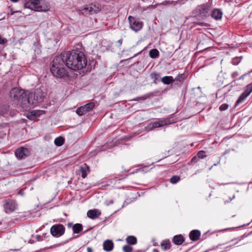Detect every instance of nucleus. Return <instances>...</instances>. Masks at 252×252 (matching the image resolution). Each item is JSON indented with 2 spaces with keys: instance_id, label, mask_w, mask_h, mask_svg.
Here are the masks:
<instances>
[{
  "instance_id": "20e7f679",
  "label": "nucleus",
  "mask_w": 252,
  "mask_h": 252,
  "mask_svg": "<svg viewBox=\"0 0 252 252\" xmlns=\"http://www.w3.org/2000/svg\"><path fill=\"white\" fill-rule=\"evenodd\" d=\"M43 0H24V7L36 11H47L50 5L48 2H43Z\"/></svg>"
},
{
  "instance_id": "aec40b11",
  "label": "nucleus",
  "mask_w": 252,
  "mask_h": 252,
  "mask_svg": "<svg viewBox=\"0 0 252 252\" xmlns=\"http://www.w3.org/2000/svg\"><path fill=\"white\" fill-rule=\"evenodd\" d=\"M74 233H79L83 229V226L80 223H76L72 227Z\"/></svg>"
},
{
  "instance_id": "cd10ccee",
  "label": "nucleus",
  "mask_w": 252,
  "mask_h": 252,
  "mask_svg": "<svg viewBox=\"0 0 252 252\" xmlns=\"http://www.w3.org/2000/svg\"><path fill=\"white\" fill-rule=\"evenodd\" d=\"M123 250L125 252H131L132 248L128 245H126L123 247Z\"/></svg>"
},
{
  "instance_id": "2f4dec72",
  "label": "nucleus",
  "mask_w": 252,
  "mask_h": 252,
  "mask_svg": "<svg viewBox=\"0 0 252 252\" xmlns=\"http://www.w3.org/2000/svg\"><path fill=\"white\" fill-rule=\"evenodd\" d=\"M228 107V105L224 103V104H223L221 105H220L219 109L220 111H224V110H226L227 109Z\"/></svg>"
},
{
  "instance_id": "5701e85b",
  "label": "nucleus",
  "mask_w": 252,
  "mask_h": 252,
  "mask_svg": "<svg viewBox=\"0 0 252 252\" xmlns=\"http://www.w3.org/2000/svg\"><path fill=\"white\" fill-rule=\"evenodd\" d=\"M149 56L153 59L157 58L159 56V52L157 49H153L150 51Z\"/></svg>"
},
{
  "instance_id": "b1692460",
  "label": "nucleus",
  "mask_w": 252,
  "mask_h": 252,
  "mask_svg": "<svg viewBox=\"0 0 252 252\" xmlns=\"http://www.w3.org/2000/svg\"><path fill=\"white\" fill-rule=\"evenodd\" d=\"M161 247L164 250H169L171 247V244L169 240H165L161 244Z\"/></svg>"
},
{
  "instance_id": "c85d7f7f",
  "label": "nucleus",
  "mask_w": 252,
  "mask_h": 252,
  "mask_svg": "<svg viewBox=\"0 0 252 252\" xmlns=\"http://www.w3.org/2000/svg\"><path fill=\"white\" fill-rule=\"evenodd\" d=\"M80 170L81 172V176L83 178H85L86 177L87 174L85 169L83 167H80Z\"/></svg>"
},
{
  "instance_id": "f8f14e48",
  "label": "nucleus",
  "mask_w": 252,
  "mask_h": 252,
  "mask_svg": "<svg viewBox=\"0 0 252 252\" xmlns=\"http://www.w3.org/2000/svg\"><path fill=\"white\" fill-rule=\"evenodd\" d=\"M168 123V120H162L155 123H151L147 126V128L149 130H152L155 128H158L163 126L167 125Z\"/></svg>"
},
{
  "instance_id": "2eb2a0df",
  "label": "nucleus",
  "mask_w": 252,
  "mask_h": 252,
  "mask_svg": "<svg viewBox=\"0 0 252 252\" xmlns=\"http://www.w3.org/2000/svg\"><path fill=\"white\" fill-rule=\"evenodd\" d=\"M100 214V212L97 209L90 210L87 212V216L92 219L97 218Z\"/></svg>"
},
{
  "instance_id": "393cba45",
  "label": "nucleus",
  "mask_w": 252,
  "mask_h": 252,
  "mask_svg": "<svg viewBox=\"0 0 252 252\" xmlns=\"http://www.w3.org/2000/svg\"><path fill=\"white\" fill-rule=\"evenodd\" d=\"M54 142L56 145L61 146L63 144L64 139L61 137H59L55 139Z\"/></svg>"
},
{
  "instance_id": "f3484780",
  "label": "nucleus",
  "mask_w": 252,
  "mask_h": 252,
  "mask_svg": "<svg viewBox=\"0 0 252 252\" xmlns=\"http://www.w3.org/2000/svg\"><path fill=\"white\" fill-rule=\"evenodd\" d=\"M200 236V232L199 230H194L190 232L189 237L192 241H196Z\"/></svg>"
},
{
  "instance_id": "4c0bfd02",
  "label": "nucleus",
  "mask_w": 252,
  "mask_h": 252,
  "mask_svg": "<svg viewBox=\"0 0 252 252\" xmlns=\"http://www.w3.org/2000/svg\"><path fill=\"white\" fill-rule=\"evenodd\" d=\"M87 252H92L93 251H92V249L91 248L88 247V248H87Z\"/></svg>"
},
{
  "instance_id": "c756f323",
  "label": "nucleus",
  "mask_w": 252,
  "mask_h": 252,
  "mask_svg": "<svg viewBox=\"0 0 252 252\" xmlns=\"http://www.w3.org/2000/svg\"><path fill=\"white\" fill-rule=\"evenodd\" d=\"M180 180V178L178 176H173L170 179V182L172 184H175Z\"/></svg>"
},
{
  "instance_id": "72a5a7b5",
  "label": "nucleus",
  "mask_w": 252,
  "mask_h": 252,
  "mask_svg": "<svg viewBox=\"0 0 252 252\" xmlns=\"http://www.w3.org/2000/svg\"><path fill=\"white\" fill-rule=\"evenodd\" d=\"M153 93H150L149 94H145V95L142 96L141 98L143 99V100H145L146 99V98L149 97L151 95H153Z\"/></svg>"
},
{
  "instance_id": "9d476101",
  "label": "nucleus",
  "mask_w": 252,
  "mask_h": 252,
  "mask_svg": "<svg viewBox=\"0 0 252 252\" xmlns=\"http://www.w3.org/2000/svg\"><path fill=\"white\" fill-rule=\"evenodd\" d=\"M29 152L27 148H21L16 150L15 154L16 157L19 159H23L28 157Z\"/></svg>"
},
{
  "instance_id": "1a4fd4ad",
  "label": "nucleus",
  "mask_w": 252,
  "mask_h": 252,
  "mask_svg": "<svg viewBox=\"0 0 252 252\" xmlns=\"http://www.w3.org/2000/svg\"><path fill=\"white\" fill-rule=\"evenodd\" d=\"M94 105L95 104L94 102L88 103L84 106L78 108L76 112L78 115L82 116L87 112L92 110L94 108Z\"/></svg>"
},
{
  "instance_id": "6ab92c4d",
  "label": "nucleus",
  "mask_w": 252,
  "mask_h": 252,
  "mask_svg": "<svg viewBox=\"0 0 252 252\" xmlns=\"http://www.w3.org/2000/svg\"><path fill=\"white\" fill-rule=\"evenodd\" d=\"M222 12L219 9H214L212 13V16L216 20H220L222 17Z\"/></svg>"
},
{
  "instance_id": "4be33fe9",
  "label": "nucleus",
  "mask_w": 252,
  "mask_h": 252,
  "mask_svg": "<svg viewBox=\"0 0 252 252\" xmlns=\"http://www.w3.org/2000/svg\"><path fill=\"white\" fill-rule=\"evenodd\" d=\"M126 241L129 245H134L137 243V239L133 236H129L126 238Z\"/></svg>"
},
{
  "instance_id": "423d86ee",
  "label": "nucleus",
  "mask_w": 252,
  "mask_h": 252,
  "mask_svg": "<svg viewBox=\"0 0 252 252\" xmlns=\"http://www.w3.org/2000/svg\"><path fill=\"white\" fill-rule=\"evenodd\" d=\"M45 93L43 92V90L41 88L37 89L33 94L34 97L32 99V97H31V100H32L34 102V104H30V107L33 105H36V103L41 102L43 101L45 97Z\"/></svg>"
},
{
  "instance_id": "ea45409f",
  "label": "nucleus",
  "mask_w": 252,
  "mask_h": 252,
  "mask_svg": "<svg viewBox=\"0 0 252 252\" xmlns=\"http://www.w3.org/2000/svg\"><path fill=\"white\" fill-rule=\"evenodd\" d=\"M71 225H72V223H68V226L69 227H70Z\"/></svg>"
},
{
  "instance_id": "7c9ffc66",
  "label": "nucleus",
  "mask_w": 252,
  "mask_h": 252,
  "mask_svg": "<svg viewBox=\"0 0 252 252\" xmlns=\"http://www.w3.org/2000/svg\"><path fill=\"white\" fill-rule=\"evenodd\" d=\"M205 152L204 151H199L197 153V156L199 158H203L206 157Z\"/></svg>"
},
{
  "instance_id": "4468645a",
  "label": "nucleus",
  "mask_w": 252,
  "mask_h": 252,
  "mask_svg": "<svg viewBox=\"0 0 252 252\" xmlns=\"http://www.w3.org/2000/svg\"><path fill=\"white\" fill-rule=\"evenodd\" d=\"M83 13L86 14H93L94 13H96L100 11V9L98 7L94 5H89L85 7L83 9Z\"/></svg>"
},
{
  "instance_id": "412c9836",
  "label": "nucleus",
  "mask_w": 252,
  "mask_h": 252,
  "mask_svg": "<svg viewBox=\"0 0 252 252\" xmlns=\"http://www.w3.org/2000/svg\"><path fill=\"white\" fill-rule=\"evenodd\" d=\"M162 82L164 84H170L173 82L174 79L172 76H165L161 79Z\"/></svg>"
},
{
  "instance_id": "9b49d317",
  "label": "nucleus",
  "mask_w": 252,
  "mask_h": 252,
  "mask_svg": "<svg viewBox=\"0 0 252 252\" xmlns=\"http://www.w3.org/2000/svg\"><path fill=\"white\" fill-rule=\"evenodd\" d=\"M9 114V106L7 105H3L0 107V116L4 117L7 116ZM16 111L15 110H11L9 112V115L11 116L15 115Z\"/></svg>"
},
{
  "instance_id": "ddd939ff",
  "label": "nucleus",
  "mask_w": 252,
  "mask_h": 252,
  "mask_svg": "<svg viewBox=\"0 0 252 252\" xmlns=\"http://www.w3.org/2000/svg\"><path fill=\"white\" fill-rule=\"evenodd\" d=\"M6 213H9L13 212L16 207V203L14 201L7 200L4 205Z\"/></svg>"
},
{
  "instance_id": "58836bf2",
  "label": "nucleus",
  "mask_w": 252,
  "mask_h": 252,
  "mask_svg": "<svg viewBox=\"0 0 252 252\" xmlns=\"http://www.w3.org/2000/svg\"><path fill=\"white\" fill-rule=\"evenodd\" d=\"M153 252H158V250H157V249H154V250H153Z\"/></svg>"
},
{
  "instance_id": "7ed1b4c3",
  "label": "nucleus",
  "mask_w": 252,
  "mask_h": 252,
  "mask_svg": "<svg viewBox=\"0 0 252 252\" xmlns=\"http://www.w3.org/2000/svg\"><path fill=\"white\" fill-rule=\"evenodd\" d=\"M65 53L55 57L51 63L50 71L54 76L62 78L67 75V71L65 68L66 59Z\"/></svg>"
},
{
  "instance_id": "dca6fc26",
  "label": "nucleus",
  "mask_w": 252,
  "mask_h": 252,
  "mask_svg": "<svg viewBox=\"0 0 252 252\" xmlns=\"http://www.w3.org/2000/svg\"><path fill=\"white\" fill-rule=\"evenodd\" d=\"M103 246L105 251L109 252L112 250L114 247V244L112 241L107 240L104 242Z\"/></svg>"
},
{
  "instance_id": "6e6552de",
  "label": "nucleus",
  "mask_w": 252,
  "mask_h": 252,
  "mask_svg": "<svg viewBox=\"0 0 252 252\" xmlns=\"http://www.w3.org/2000/svg\"><path fill=\"white\" fill-rule=\"evenodd\" d=\"M128 21L130 25V28L135 32L140 31L143 26L142 23L135 19L133 17L129 16Z\"/></svg>"
},
{
  "instance_id": "f257e3e1",
  "label": "nucleus",
  "mask_w": 252,
  "mask_h": 252,
  "mask_svg": "<svg viewBox=\"0 0 252 252\" xmlns=\"http://www.w3.org/2000/svg\"><path fill=\"white\" fill-rule=\"evenodd\" d=\"M65 53L66 66L68 68L77 70L83 68L87 65V61L83 53L74 50Z\"/></svg>"
},
{
  "instance_id": "c9c22d12",
  "label": "nucleus",
  "mask_w": 252,
  "mask_h": 252,
  "mask_svg": "<svg viewBox=\"0 0 252 252\" xmlns=\"http://www.w3.org/2000/svg\"><path fill=\"white\" fill-rule=\"evenodd\" d=\"M122 41H123L122 39H120V40H119L118 41V42H118V45H119V46H121V45H122Z\"/></svg>"
},
{
  "instance_id": "a878e982",
  "label": "nucleus",
  "mask_w": 252,
  "mask_h": 252,
  "mask_svg": "<svg viewBox=\"0 0 252 252\" xmlns=\"http://www.w3.org/2000/svg\"><path fill=\"white\" fill-rule=\"evenodd\" d=\"M248 96L247 94H246L245 93H243L239 97L237 102H236V105H238L240 103H241L243 102L244 100Z\"/></svg>"
},
{
  "instance_id": "79ce46f5",
  "label": "nucleus",
  "mask_w": 252,
  "mask_h": 252,
  "mask_svg": "<svg viewBox=\"0 0 252 252\" xmlns=\"http://www.w3.org/2000/svg\"><path fill=\"white\" fill-rule=\"evenodd\" d=\"M85 165L86 166V168L89 169V166H87L86 164Z\"/></svg>"
},
{
  "instance_id": "f03ea898",
  "label": "nucleus",
  "mask_w": 252,
  "mask_h": 252,
  "mask_svg": "<svg viewBox=\"0 0 252 252\" xmlns=\"http://www.w3.org/2000/svg\"><path fill=\"white\" fill-rule=\"evenodd\" d=\"M9 96L13 100L18 101L24 108L30 107V104H34L33 101L30 99L31 97L33 96V94L25 92L24 90L18 88L11 89L9 93Z\"/></svg>"
},
{
  "instance_id": "bb28decb",
  "label": "nucleus",
  "mask_w": 252,
  "mask_h": 252,
  "mask_svg": "<svg viewBox=\"0 0 252 252\" xmlns=\"http://www.w3.org/2000/svg\"><path fill=\"white\" fill-rule=\"evenodd\" d=\"M252 92V85L251 84H249L246 87V89L245 90L244 93L247 94L248 96Z\"/></svg>"
},
{
  "instance_id": "e433bc0d",
  "label": "nucleus",
  "mask_w": 252,
  "mask_h": 252,
  "mask_svg": "<svg viewBox=\"0 0 252 252\" xmlns=\"http://www.w3.org/2000/svg\"><path fill=\"white\" fill-rule=\"evenodd\" d=\"M106 205H109L111 204H113V200H111L110 201H109L108 202H106Z\"/></svg>"
},
{
  "instance_id": "a211bd4d",
  "label": "nucleus",
  "mask_w": 252,
  "mask_h": 252,
  "mask_svg": "<svg viewBox=\"0 0 252 252\" xmlns=\"http://www.w3.org/2000/svg\"><path fill=\"white\" fill-rule=\"evenodd\" d=\"M184 241V239L182 235H175L173 238V242L177 245H181Z\"/></svg>"
},
{
  "instance_id": "0eeeda50",
  "label": "nucleus",
  "mask_w": 252,
  "mask_h": 252,
  "mask_svg": "<svg viewBox=\"0 0 252 252\" xmlns=\"http://www.w3.org/2000/svg\"><path fill=\"white\" fill-rule=\"evenodd\" d=\"M65 228L63 225L57 224L53 225L50 228L51 234L56 237H59L64 233Z\"/></svg>"
},
{
  "instance_id": "473e14b6",
  "label": "nucleus",
  "mask_w": 252,
  "mask_h": 252,
  "mask_svg": "<svg viewBox=\"0 0 252 252\" xmlns=\"http://www.w3.org/2000/svg\"><path fill=\"white\" fill-rule=\"evenodd\" d=\"M151 76L154 79V82H155V81L158 78V77H159V74L158 73H153L151 74Z\"/></svg>"
},
{
  "instance_id": "39448f33",
  "label": "nucleus",
  "mask_w": 252,
  "mask_h": 252,
  "mask_svg": "<svg viewBox=\"0 0 252 252\" xmlns=\"http://www.w3.org/2000/svg\"><path fill=\"white\" fill-rule=\"evenodd\" d=\"M210 9L211 6L209 4H203L197 7L195 13L196 15L200 16L202 17H206L209 15Z\"/></svg>"
},
{
  "instance_id": "f704fd0d",
  "label": "nucleus",
  "mask_w": 252,
  "mask_h": 252,
  "mask_svg": "<svg viewBox=\"0 0 252 252\" xmlns=\"http://www.w3.org/2000/svg\"><path fill=\"white\" fill-rule=\"evenodd\" d=\"M42 112V111H34L32 112V113H33L34 115L37 116L41 115Z\"/></svg>"
},
{
  "instance_id": "a19ab883",
  "label": "nucleus",
  "mask_w": 252,
  "mask_h": 252,
  "mask_svg": "<svg viewBox=\"0 0 252 252\" xmlns=\"http://www.w3.org/2000/svg\"><path fill=\"white\" fill-rule=\"evenodd\" d=\"M16 12V11H15V12ZM14 13H15V12H14V11H12V12H11V15H13Z\"/></svg>"
}]
</instances>
